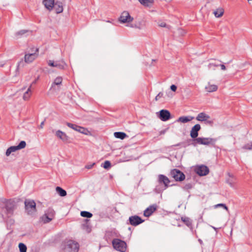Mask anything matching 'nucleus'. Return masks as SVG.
<instances>
[{
  "label": "nucleus",
  "instance_id": "obj_31",
  "mask_svg": "<svg viewBox=\"0 0 252 252\" xmlns=\"http://www.w3.org/2000/svg\"><path fill=\"white\" fill-rule=\"evenodd\" d=\"M80 214L82 217L86 218H90L93 216L91 213L85 211H81Z\"/></svg>",
  "mask_w": 252,
  "mask_h": 252
},
{
  "label": "nucleus",
  "instance_id": "obj_2",
  "mask_svg": "<svg viewBox=\"0 0 252 252\" xmlns=\"http://www.w3.org/2000/svg\"><path fill=\"white\" fill-rule=\"evenodd\" d=\"M216 140L211 138L198 137L195 139H192V145L196 146L197 145H209L214 143Z\"/></svg>",
  "mask_w": 252,
  "mask_h": 252
},
{
  "label": "nucleus",
  "instance_id": "obj_6",
  "mask_svg": "<svg viewBox=\"0 0 252 252\" xmlns=\"http://www.w3.org/2000/svg\"><path fill=\"white\" fill-rule=\"evenodd\" d=\"M170 174L176 181H182L185 179V174L177 169H173L171 171Z\"/></svg>",
  "mask_w": 252,
  "mask_h": 252
},
{
  "label": "nucleus",
  "instance_id": "obj_29",
  "mask_svg": "<svg viewBox=\"0 0 252 252\" xmlns=\"http://www.w3.org/2000/svg\"><path fill=\"white\" fill-rule=\"evenodd\" d=\"M223 12V9L221 8H218L216 11H214V14L216 17L219 18L222 16Z\"/></svg>",
  "mask_w": 252,
  "mask_h": 252
},
{
  "label": "nucleus",
  "instance_id": "obj_20",
  "mask_svg": "<svg viewBox=\"0 0 252 252\" xmlns=\"http://www.w3.org/2000/svg\"><path fill=\"white\" fill-rule=\"evenodd\" d=\"M194 119V117L191 116L180 117L177 120V122L182 123H187L190 122Z\"/></svg>",
  "mask_w": 252,
  "mask_h": 252
},
{
  "label": "nucleus",
  "instance_id": "obj_3",
  "mask_svg": "<svg viewBox=\"0 0 252 252\" xmlns=\"http://www.w3.org/2000/svg\"><path fill=\"white\" fill-rule=\"evenodd\" d=\"M113 247L116 250L121 252H125L126 249V243L118 239H114L112 241Z\"/></svg>",
  "mask_w": 252,
  "mask_h": 252
},
{
  "label": "nucleus",
  "instance_id": "obj_38",
  "mask_svg": "<svg viewBox=\"0 0 252 252\" xmlns=\"http://www.w3.org/2000/svg\"><path fill=\"white\" fill-rule=\"evenodd\" d=\"M242 148L247 150H252V142L245 145Z\"/></svg>",
  "mask_w": 252,
  "mask_h": 252
},
{
  "label": "nucleus",
  "instance_id": "obj_35",
  "mask_svg": "<svg viewBox=\"0 0 252 252\" xmlns=\"http://www.w3.org/2000/svg\"><path fill=\"white\" fill-rule=\"evenodd\" d=\"M26 146V143L25 141H21L19 144L16 146V147H17L19 150L22 149L24 148H25Z\"/></svg>",
  "mask_w": 252,
  "mask_h": 252
},
{
  "label": "nucleus",
  "instance_id": "obj_5",
  "mask_svg": "<svg viewBox=\"0 0 252 252\" xmlns=\"http://www.w3.org/2000/svg\"><path fill=\"white\" fill-rule=\"evenodd\" d=\"M25 209L28 214H32L36 211V204L33 200L25 201Z\"/></svg>",
  "mask_w": 252,
  "mask_h": 252
},
{
  "label": "nucleus",
  "instance_id": "obj_39",
  "mask_svg": "<svg viewBox=\"0 0 252 252\" xmlns=\"http://www.w3.org/2000/svg\"><path fill=\"white\" fill-rule=\"evenodd\" d=\"M192 188V185L191 183H188L185 185L183 189L186 190L191 189Z\"/></svg>",
  "mask_w": 252,
  "mask_h": 252
},
{
  "label": "nucleus",
  "instance_id": "obj_48",
  "mask_svg": "<svg viewBox=\"0 0 252 252\" xmlns=\"http://www.w3.org/2000/svg\"><path fill=\"white\" fill-rule=\"evenodd\" d=\"M219 66H220L221 69L222 70H225L226 69V67H225V66L224 64H219Z\"/></svg>",
  "mask_w": 252,
  "mask_h": 252
},
{
  "label": "nucleus",
  "instance_id": "obj_18",
  "mask_svg": "<svg viewBox=\"0 0 252 252\" xmlns=\"http://www.w3.org/2000/svg\"><path fill=\"white\" fill-rule=\"evenodd\" d=\"M53 7L57 14L62 13L63 10V3L61 1H57L55 2Z\"/></svg>",
  "mask_w": 252,
  "mask_h": 252
},
{
  "label": "nucleus",
  "instance_id": "obj_22",
  "mask_svg": "<svg viewBox=\"0 0 252 252\" xmlns=\"http://www.w3.org/2000/svg\"><path fill=\"white\" fill-rule=\"evenodd\" d=\"M114 135L116 138H119L122 140L124 139L127 136L126 134L123 132H114Z\"/></svg>",
  "mask_w": 252,
  "mask_h": 252
},
{
  "label": "nucleus",
  "instance_id": "obj_36",
  "mask_svg": "<svg viewBox=\"0 0 252 252\" xmlns=\"http://www.w3.org/2000/svg\"><path fill=\"white\" fill-rule=\"evenodd\" d=\"M111 162L108 160H106L103 163V167L106 169H108L111 167Z\"/></svg>",
  "mask_w": 252,
  "mask_h": 252
},
{
  "label": "nucleus",
  "instance_id": "obj_14",
  "mask_svg": "<svg viewBox=\"0 0 252 252\" xmlns=\"http://www.w3.org/2000/svg\"><path fill=\"white\" fill-rule=\"evenodd\" d=\"M157 204L150 205L144 211V216L147 217H150L157 209Z\"/></svg>",
  "mask_w": 252,
  "mask_h": 252
},
{
  "label": "nucleus",
  "instance_id": "obj_50",
  "mask_svg": "<svg viewBox=\"0 0 252 252\" xmlns=\"http://www.w3.org/2000/svg\"><path fill=\"white\" fill-rule=\"evenodd\" d=\"M159 26L161 27H165L166 26V24L165 23H161Z\"/></svg>",
  "mask_w": 252,
  "mask_h": 252
},
{
  "label": "nucleus",
  "instance_id": "obj_51",
  "mask_svg": "<svg viewBox=\"0 0 252 252\" xmlns=\"http://www.w3.org/2000/svg\"><path fill=\"white\" fill-rule=\"evenodd\" d=\"M44 125V122H42L41 124H40V128H42L43 127V126Z\"/></svg>",
  "mask_w": 252,
  "mask_h": 252
},
{
  "label": "nucleus",
  "instance_id": "obj_1",
  "mask_svg": "<svg viewBox=\"0 0 252 252\" xmlns=\"http://www.w3.org/2000/svg\"><path fill=\"white\" fill-rule=\"evenodd\" d=\"M79 249V244L75 241L69 240L65 244L64 249L66 252H78Z\"/></svg>",
  "mask_w": 252,
  "mask_h": 252
},
{
  "label": "nucleus",
  "instance_id": "obj_25",
  "mask_svg": "<svg viewBox=\"0 0 252 252\" xmlns=\"http://www.w3.org/2000/svg\"><path fill=\"white\" fill-rule=\"evenodd\" d=\"M140 3L144 6L149 7L153 3L154 0H138Z\"/></svg>",
  "mask_w": 252,
  "mask_h": 252
},
{
  "label": "nucleus",
  "instance_id": "obj_40",
  "mask_svg": "<svg viewBox=\"0 0 252 252\" xmlns=\"http://www.w3.org/2000/svg\"><path fill=\"white\" fill-rule=\"evenodd\" d=\"M27 32V30H21V31L18 32H16V35L17 36L22 35L24 34L25 33H26Z\"/></svg>",
  "mask_w": 252,
  "mask_h": 252
},
{
  "label": "nucleus",
  "instance_id": "obj_24",
  "mask_svg": "<svg viewBox=\"0 0 252 252\" xmlns=\"http://www.w3.org/2000/svg\"><path fill=\"white\" fill-rule=\"evenodd\" d=\"M17 150H19V149L16 147V146H11L7 149L5 155L7 157H8L12 152H15Z\"/></svg>",
  "mask_w": 252,
  "mask_h": 252
},
{
  "label": "nucleus",
  "instance_id": "obj_8",
  "mask_svg": "<svg viewBox=\"0 0 252 252\" xmlns=\"http://www.w3.org/2000/svg\"><path fill=\"white\" fill-rule=\"evenodd\" d=\"M133 20V18L131 17L129 13L126 11L123 12L119 18V21L121 23H128L132 21Z\"/></svg>",
  "mask_w": 252,
  "mask_h": 252
},
{
  "label": "nucleus",
  "instance_id": "obj_55",
  "mask_svg": "<svg viewBox=\"0 0 252 252\" xmlns=\"http://www.w3.org/2000/svg\"><path fill=\"white\" fill-rule=\"evenodd\" d=\"M212 227H213L215 230H216V229H217V228H216V227H214V226H212Z\"/></svg>",
  "mask_w": 252,
  "mask_h": 252
},
{
  "label": "nucleus",
  "instance_id": "obj_44",
  "mask_svg": "<svg viewBox=\"0 0 252 252\" xmlns=\"http://www.w3.org/2000/svg\"><path fill=\"white\" fill-rule=\"evenodd\" d=\"M162 96H163V93L161 92L159 93L155 97L156 100H158Z\"/></svg>",
  "mask_w": 252,
  "mask_h": 252
},
{
  "label": "nucleus",
  "instance_id": "obj_13",
  "mask_svg": "<svg viewBox=\"0 0 252 252\" xmlns=\"http://www.w3.org/2000/svg\"><path fill=\"white\" fill-rule=\"evenodd\" d=\"M200 129L201 126L199 124H196L191 128L190 132V136L193 139L198 138V131Z\"/></svg>",
  "mask_w": 252,
  "mask_h": 252
},
{
  "label": "nucleus",
  "instance_id": "obj_49",
  "mask_svg": "<svg viewBox=\"0 0 252 252\" xmlns=\"http://www.w3.org/2000/svg\"><path fill=\"white\" fill-rule=\"evenodd\" d=\"M227 175H228V176L229 177V178H234V176H233V174H231L229 172H228L227 173Z\"/></svg>",
  "mask_w": 252,
  "mask_h": 252
},
{
  "label": "nucleus",
  "instance_id": "obj_26",
  "mask_svg": "<svg viewBox=\"0 0 252 252\" xmlns=\"http://www.w3.org/2000/svg\"><path fill=\"white\" fill-rule=\"evenodd\" d=\"M76 131L85 135H88L89 133V131L87 128L79 126H77V128Z\"/></svg>",
  "mask_w": 252,
  "mask_h": 252
},
{
  "label": "nucleus",
  "instance_id": "obj_54",
  "mask_svg": "<svg viewBox=\"0 0 252 252\" xmlns=\"http://www.w3.org/2000/svg\"><path fill=\"white\" fill-rule=\"evenodd\" d=\"M207 122H208V123H209V124L212 123V122H211V121H208Z\"/></svg>",
  "mask_w": 252,
  "mask_h": 252
},
{
  "label": "nucleus",
  "instance_id": "obj_10",
  "mask_svg": "<svg viewBox=\"0 0 252 252\" xmlns=\"http://www.w3.org/2000/svg\"><path fill=\"white\" fill-rule=\"evenodd\" d=\"M157 115L162 121L165 122L171 118V114L167 110L162 109L158 113H157Z\"/></svg>",
  "mask_w": 252,
  "mask_h": 252
},
{
  "label": "nucleus",
  "instance_id": "obj_52",
  "mask_svg": "<svg viewBox=\"0 0 252 252\" xmlns=\"http://www.w3.org/2000/svg\"><path fill=\"white\" fill-rule=\"evenodd\" d=\"M198 242H199V243H200V244H203V241H202V240H201L200 239H199L198 240Z\"/></svg>",
  "mask_w": 252,
  "mask_h": 252
},
{
  "label": "nucleus",
  "instance_id": "obj_21",
  "mask_svg": "<svg viewBox=\"0 0 252 252\" xmlns=\"http://www.w3.org/2000/svg\"><path fill=\"white\" fill-rule=\"evenodd\" d=\"M55 3V0H43V3L45 7L48 9L51 10L53 9Z\"/></svg>",
  "mask_w": 252,
  "mask_h": 252
},
{
  "label": "nucleus",
  "instance_id": "obj_28",
  "mask_svg": "<svg viewBox=\"0 0 252 252\" xmlns=\"http://www.w3.org/2000/svg\"><path fill=\"white\" fill-rule=\"evenodd\" d=\"M56 190L61 196L63 197L66 195V191L60 187H57Z\"/></svg>",
  "mask_w": 252,
  "mask_h": 252
},
{
  "label": "nucleus",
  "instance_id": "obj_9",
  "mask_svg": "<svg viewBox=\"0 0 252 252\" xmlns=\"http://www.w3.org/2000/svg\"><path fill=\"white\" fill-rule=\"evenodd\" d=\"M144 220H142L140 217L137 215H134L130 216L128 219L129 222H127V224H130L132 226H137L144 222Z\"/></svg>",
  "mask_w": 252,
  "mask_h": 252
},
{
  "label": "nucleus",
  "instance_id": "obj_47",
  "mask_svg": "<svg viewBox=\"0 0 252 252\" xmlns=\"http://www.w3.org/2000/svg\"><path fill=\"white\" fill-rule=\"evenodd\" d=\"M94 164H95L94 163H93L91 164L87 165H86L85 167H86V168L88 169H91L93 167V166L94 165Z\"/></svg>",
  "mask_w": 252,
  "mask_h": 252
},
{
  "label": "nucleus",
  "instance_id": "obj_12",
  "mask_svg": "<svg viewBox=\"0 0 252 252\" xmlns=\"http://www.w3.org/2000/svg\"><path fill=\"white\" fill-rule=\"evenodd\" d=\"M181 220L184 223V224L187 226L192 233H195L196 231L193 230L192 220L189 218L187 217H182Z\"/></svg>",
  "mask_w": 252,
  "mask_h": 252
},
{
  "label": "nucleus",
  "instance_id": "obj_11",
  "mask_svg": "<svg viewBox=\"0 0 252 252\" xmlns=\"http://www.w3.org/2000/svg\"><path fill=\"white\" fill-rule=\"evenodd\" d=\"M48 65L52 67H56L60 69H63L66 66V63L63 61H56L49 60Z\"/></svg>",
  "mask_w": 252,
  "mask_h": 252
},
{
  "label": "nucleus",
  "instance_id": "obj_30",
  "mask_svg": "<svg viewBox=\"0 0 252 252\" xmlns=\"http://www.w3.org/2000/svg\"><path fill=\"white\" fill-rule=\"evenodd\" d=\"M89 221V220H85V223L82 224V228L83 229L86 230L88 232H90L91 231V227L90 225L88 224V222Z\"/></svg>",
  "mask_w": 252,
  "mask_h": 252
},
{
  "label": "nucleus",
  "instance_id": "obj_53",
  "mask_svg": "<svg viewBox=\"0 0 252 252\" xmlns=\"http://www.w3.org/2000/svg\"><path fill=\"white\" fill-rule=\"evenodd\" d=\"M36 83V80H35L34 81H33L32 83L31 84L32 85V86L33 85V84H34Z\"/></svg>",
  "mask_w": 252,
  "mask_h": 252
},
{
  "label": "nucleus",
  "instance_id": "obj_19",
  "mask_svg": "<svg viewBox=\"0 0 252 252\" xmlns=\"http://www.w3.org/2000/svg\"><path fill=\"white\" fill-rule=\"evenodd\" d=\"M210 118V117L204 112L199 113L196 117V120L201 122L206 121Z\"/></svg>",
  "mask_w": 252,
  "mask_h": 252
},
{
  "label": "nucleus",
  "instance_id": "obj_37",
  "mask_svg": "<svg viewBox=\"0 0 252 252\" xmlns=\"http://www.w3.org/2000/svg\"><path fill=\"white\" fill-rule=\"evenodd\" d=\"M66 125L67 126L74 129L75 131L76 130V129L77 128L78 125H77L76 124H73L67 122V123H66Z\"/></svg>",
  "mask_w": 252,
  "mask_h": 252
},
{
  "label": "nucleus",
  "instance_id": "obj_45",
  "mask_svg": "<svg viewBox=\"0 0 252 252\" xmlns=\"http://www.w3.org/2000/svg\"><path fill=\"white\" fill-rule=\"evenodd\" d=\"M216 207H218V206H222L223 207L224 209H225V210H228V207L226 206L225 204H222V203H220V204H217L216 206Z\"/></svg>",
  "mask_w": 252,
  "mask_h": 252
},
{
  "label": "nucleus",
  "instance_id": "obj_33",
  "mask_svg": "<svg viewBox=\"0 0 252 252\" xmlns=\"http://www.w3.org/2000/svg\"><path fill=\"white\" fill-rule=\"evenodd\" d=\"M18 247L20 252H27V248L26 245L24 243H19Z\"/></svg>",
  "mask_w": 252,
  "mask_h": 252
},
{
  "label": "nucleus",
  "instance_id": "obj_17",
  "mask_svg": "<svg viewBox=\"0 0 252 252\" xmlns=\"http://www.w3.org/2000/svg\"><path fill=\"white\" fill-rule=\"evenodd\" d=\"M55 135L63 142H67L69 139V137L66 133L60 130H57L55 132Z\"/></svg>",
  "mask_w": 252,
  "mask_h": 252
},
{
  "label": "nucleus",
  "instance_id": "obj_41",
  "mask_svg": "<svg viewBox=\"0 0 252 252\" xmlns=\"http://www.w3.org/2000/svg\"><path fill=\"white\" fill-rule=\"evenodd\" d=\"M219 66V64L216 63H211L208 64V67L211 68L212 67H217Z\"/></svg>",
  "mask_w": 252,
  "mask_h": 252
},
{
  "label": "nucleus",
  "instance_id": "obj_4",
  "mask_svg": "<svg viewBox=\"0 0 252 252\" xmlns=\"http://www.w3.org/2000/svg\"><path fill=\"white\" fill-rule=\"evenodd\" d=\"M55 214V212L52 208H48L41 218L43 222L46 223L51 221L54 218Z\"/></svg>",
  "mask_w": 252,
  "mask_h": 252
},
{
  "label": "nucleus",
  "instance_id": "obj_46",
  "mask_svg": "<svg viewBox=\"0 0 252 252\" xmlns=\"http://www.w3.org/2000/svg\"><path fill=\"white\" fill-rule=\"evenodd\" d=\"M170 89L173 91V92H175L177 90V86L175 85H172L171 86H170Z\"/></svg>",
  "mask_w": 252,
  "mask_h": 252
},
{
  "label": "nucleus",
  "instance_id": "obj_27",
  "mask_svg": "<svg viewBox=\"0 0 252 252\" xmlns=\"http://www.w3.org/2000/svg\"><path fill=\"white\" fill-rule=\"evenodd\" d=\"M31 88L32 85L29 86L27 91L24 94L23 98L25 100H27L30 98L31 95Z\"/></svg>",
  "mask_w": 252,
  "mask_h": 252
},
{
  "label": "nucleus",
  "instance_id": "obj_32",
  "mask_svg": "<svg viewBox=\"0 0 252 252\" xmlns=\"http://www.w3.org/2000/svg\"><path fill=\"white\" fill-rule=\"evenodd\" d=\"M234 180L235 178H228L226 180V182L227 183L231 188H234Z\"/></svg>",
  "mask_w": 252,
  "mask_h": 252
},
{
  "label": "nucleus",
  "instance_id": "obj_16",
  "mask_svg": "<svg viewBox=\"0 0 252 252\" xmlns=\"http://www.w3.org/2000/svg\"><path fill=\"white\" fill-rule=\"evenodd\" d=\"M158 182L160 184L163 183L164 185V189H166L168 187V184L170 181L166 176L160 174L158 176Z\"/></svg>",
  "mask_w": 252,
  "mask_h": 252
},
{
  "label": "nucleus",
  "instance_id": "obj_42",
  "mask_svg": "<svg viewBox=\"0 0 252 252\" xmlns=\"http://www.w3.org/2000/svg\"><path fill=\"white\" fill-rule=\"evenodd\" d=\"M130 27L131 28H137V29H141V27L140 26V24H131L130 25Z\"/></svg>",
  "mask_w": 252,
  "mask_h": 252
},
{
  "label": "nucleus",
  "instance_id": "obj_34",
  "mask_svg": "<svg viewBox=\"0 0 252 252\" xmlns=\"http://www.w3.org/2000/svg\"><path fill=\"white\" fill-rule=\"evenodd\" d=\"M63 81V78L61 77H57L54 82L53 83V84L52 85V87H53V85H59L62 84Z\"/></svg>",
  "mask_w": 252,
  "mask_h": 252
},
{
  "label": "nucleus",
  "instance_id": "obj_7",
  "mask_svg": "<svg viewBox=\"0 0 252 252\" xmlns=\"http://www.w3.org/2000/svg\"><path fill=\"white\" fill-rule=\"evenodd\" d=\"M195 171L200 176H203L209 173V169L206 165H201L195 167Z\"/></svg>",
  "mask_w": 252,
  "mask_h": 252
},
{
  "label": "nucleus",
  "instance_id": "obj_23",
  "mask_svg": "<svg viewBox=\"0 0 252 252\" xmlns=\"http://www.w3.org/2000/svg\"><path fill=\"white\" fill-rule=\"evenodd\" d=\"M205 89L206 91L208 92H213L217 90L218 86L216 85L209 84L208 85L205 87Z\"/></svg>",
  "mask_w": 252,
  "mask_h": 252
},
{
  "label": "nucleus",
  "instance_id": "obj_43",
  "mask_svg": "<svg viewBox=\"0 0 252 252\" xmlns=\"http://www.w3.org/2000/svg\"><path fill=\"white\" fill-rule=\"evenodd\" d=\"M23 62L22 61H20L18 63V64L17 65V68H16V75H17L19 74V66H20V63H22Z\"/></svg>",
  "mask_w": 252,
  "mask_h": 252
},
{
  "label": "nucleus",
  "instance_id": "obj_15",
  "mask_svg": "<svg viewBox=\"0 0 252 252\" xmlns=\"http://www.w3.org/2000/svg\"><path fill=\"white\" fill-rule=\"evenodd\" d=\"M38 52V49L36 48L35 52L34 53L27 54L25 55V61L26 63H32L37 57L36 52Z\"/></svg>",
  "mask_w": 252,
  "mask_h": 252
}]
</instances>
